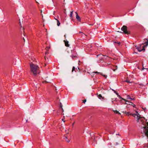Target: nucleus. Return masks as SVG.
Masks as SVG:
<instances>
[{
    "label": "nucleus",
    "instance_id": "1",
    "mask_svg": "<svg viewBox=\"0 0 148 148\" xmlns=\"http://www.w3.org/2000/svg\"><path fill=\"white\" fill-rule=\"evenodd\" d=\"M30 67L31 71L34 76H36L37 74L39 73V68L37 65L31 63L30 64Z\"/></svg>",
    "mask_w": 148,
    "mask_h": 148
},
{
    "label": "nucleus",
    "instance_id": "2",
    "mask_svg": "<svg viewBox=\"0 0 148 148\" xmlns=\"http://www.w3.org/2000/svg\"><path fill=\"white\" fill-rule=\"evenodd\" d=\"M121 30L125 34H130V32L127 29V27L125 25H123L121 28Z\"/></svg>",
    "mask_w": 148,
    "mask_h": 148
},
{
    "label": "nucleus",
    "instance_id": "3",
    "mask_svg": "<svg viewBox=\"0 0 148 148\" xmlns=\"http://www.w3.org/2000/svg\"><path fill=\"white\" fill-rule=\"evenodd\" d=\"M103 55L101 54H99L96 56V60L98 63L102 62L103 60Z\"/></svg>",
    "mask_w": 148,
    "mask_h": 148
},
{
    "label": "nucleus",
    "instance_id": "4",
    "mask_svg": "<svg viewBox=\"0 0 148 148\" xmlns=\"http://www.w3.org/2000/svg\"><path fill=\"white\" fill-rule=\"evenodd\" d=\"M142 45H139V46H136V49L138 50V51L140 52L143 50H145V49H144V46H142Z\"/></svg>",
    "mask_w": 148,
    "mask_h": 148
},
{
    "label": "nucleus",
    "instance_id": "5",
    "mask_svg": "<svg viewBox=\"0 0 148 148\" xmlns=\"http://www.w3.org/2000/svg\"><path fill=\"white\" fill-rule=\"evenodd\" d=\"M143 128L144 129L143 132L145 135L148 138V123L147 126L144 127Z\"/></svg>",
    "mask_w": 148,
    "mask_h": 148
},
{
    "label": "nucleus",
    "instance_id": "6",
    "mask_svg": "<svg viewBox=\"0 0 148 148\" xmlns=\"http://www.w3.org/2000/svg\"><path fill=\"white\" fill-rule=\"evenodd\" d=\"M97 95L98 98L100 99L103 100L104 99V97H102L101 94L99 95L98 93H97Z\"/></svg>",
    "mask_w": 148,
    "mask_h": 148
},
{
    "label": "nucleus",
    "instance_id": "7",
    "mask_svg": "<svg viewBox=\"0 0 148 148\" xmlns=\"http://www.w3.org/2000/svg\"><path fill=\"white\" fill-rule=\"evenodd\" d=\"M64 42L65 46L66 47H69V45L68 43L69 42L66 40H64Z\"/></svg>",
    "mask_w": 148,
    "mask_h": 148
},
{
    "label": "nucleus",
    "instance_id": "8",
    "mask_svg": "<svg viewBox=\"0 0 148 148\" xmlns=\"http://www.w3.org/2000/svg\"><path fill=\"white\" fill-rule=\"evenodd\" d=\"M75 14H76V19H77V20L78 21H80L81 19H80V17L78 15V13H77V12H75Z\"/></svg>",
    "mask_w": 148,
    "mask_h": 148
},
{
    "label": "nucleus",
    "instance_id": "9",
    "mask_svg": "<svg viewBox=\"0 0 148 148\" xmlns=\"http://www.w3.org/2000/svg\"><path fill=\"white\" fill-rule=\"evenodd\" d=\"M94 73H97V74H100V75H103V74L101 73L100 72H98L97 71V72H92V77L94 75Z\"/></svg>",
    "mask_w": 148,
    "mask_h": 148
},
{
    "label": "nucleus",
    "instance_id": "10",
    "mask_svg": "<svg viewBox=\"0 0 148 148\" xmlns=\"http://www.w3.org/2000/svg\"><path fill=\"white\" fill-rule=\"evenodd\" d=\"M64 139L67 142H70V140L68 139L67 136L64 137Z\"/></svg>",
    "mask_w": 148,
    "mask_h": 148
},
{
    "label": "nucleus",
    "instance_id": "11",
    "mask_svg": "<svg viewBox=\"0 0 148 148\" xmlns=\"http://www.w3.org/2000/svg\"><path fill=\"white\" fill-rule=\"evenodd\" d=\"M131 113H130V112H125V114H126L128 116H129L130 115V114H131Z\"/></svg>",
    "mask_w": 148,
    "mask_h": 148
},
{
    "label": "nucleus",
    "instance_id": "12",
    "mask_svg": "<svg viewBox=\"0 0 148 148\" xmlns=\"http://www.w3.org/2000/svg\"><path fill=\"white\" fill-rule=\"evenodd\" d=\"M56 20L57 21V25L58 26H59L60 24V23L58 19H56Z\"/></svg>",
    "mask_w": 148,
    "mask_h": 148
},
{
    "label": "nucleus",
    "instance_id": "13",
    "mask_svg": "<svg viewBox=\"0 0 148 148\" xmlns=\"http://www.w3.org/2000/svg\"><path fill=\"white\" fill-rule=\"evenodd\" d=\"M130 115H132L135 118L136 116V114H130Z\"/></svg>",
    "mask_w": 148,
    "mask_h": 148
},
{
    "label": "nucleus",
    "instance_id": "14",
    "mask_svg": "<svg viewBox=\"0 0 148 148\" xmlns=\"http://www.w3.org/2000/svg\"><path fill=\"white\" fill-rule=\"evenodd\" d=\"M113 111L116 114H121L118 111H117V110H114Z\"/></svg>",
    "mask_w": 148,
    "mask_h": 148
},
{
    "label": "nucleus",
    "instance_id": "15",
    "mask_svg": "<svg viewBox=\"0 0 148 148\" xmlns=\"http://www.w3.org/2000/svg\"><path fill=\"white\" fill-rule=\"evenodd\" d=\"M73 71H75V72H76V71L75 70V68L74 66H73L72 68V72H73Z\"/></svg>",
    "mask_w": 148,
    "mask_h": 148
},
{
    "label": "nucleus",
    "instance_id": "16",
    "mask_svg": "<svg viewBox=\"0 0 148 148\" xmlns=\"http://www.w3.org/2000/svg\"><path fill=\"white\" fill-rule=\"evenodd\" d=\"M136 115L137 116V117L141 118H142L141 117H140V115L138 113V114H136Z\"/></svg>",
    "mask_w": 148,
    "mask_h": 148
},
{
    "label": "nucleus",
    "instance_id": "17",
    "mask_svg": "<svg viewBox=\"0 0 148 148\" xmlns=\"http://www.w3.org/2000/svg\"><path fill=\"white\" fill-rule=\"evenodd\" d=\"M73 11H72L71 12L70 14V16L72 18L73 17Z\"/></svg>",
    "mask_w": 148,
    "mask_h": 148
},
{
    "label": "nucleus",
    "instance_id": "18",
    "mask_svg": "<svg viewBox=\"0 0 148 148\" xmlns=\"http://www.w3.org/2000/svg\"><path fill=\"white\" fill-rule=\"evenodd\" d=\"M60 107L62 108V112H63L64 111V110H63V108H62V103H60Z\"/></svg>",
    "mask_w": 148,
    "mask_h": 148
},
{
    "label": "nucleus",
    "instance_id": "19",
    "mask_svg": "<svg viewBox=\"0 0 148 148\" xmlns=\"http://www.w3.org/2000/svg\"><path fill=\"white\" fill-rule=\"evenodd\" d=\"M145 46H147L148 45V41H147L145 43Z\"/></svg>",
    "mask_w": 148,
    "mask_h": 148
},
{
    "label": "nucleus",
    "instance_id": "20",
    "mask_svg": "<svg viewBox=\"0 0 148 148\" xmlns=\"http://www.w3.org/2000/svg\"><path fill=\"white\" fill-rule=\"evenodd\" d=\"M71 57L73 59H74V58H75L77 57V56H72Z\"/></svg>",
    "mask_w": 148,
    "mask_h": 148
},
{
    "label": "nucleus",
    "instance_id": "21",
    "mask_svg": "<svg viewBox=\"0 0 148 148\" xmlns=\"http://www.w3.org/2000/svg\"><path fill=\"white\" fill-rule=\"evenodd\" d=\"M137 122H139V120L141 118H138V117H137Z\"/></svg>",
    "mask_w": 148,
    "mask_h": 148
},
{
    "label": "nucleus",
    "instance_id": "22",
    "mask_svg": "<svg viewBox=\"0 0 148 148\" xmlns=\"http://www.w3.org/2000/svg\"><path fill=\"white\" fill-rule=\"evenodd\" d=\"M125 82H127L128 83H131V82H130L129 80H126L125 81Z\"/></svg>",
    "mask_w": 148,
    "mask_h": 148
},
{
    "label": "nucleus",
    "instance_id": "23",
    "mask_svg": "<svg viewBox=\"0 0 148 148\" xmlns=\"http://www.w3.org/2000/svg\"><path fill=\"white\" fill-rule=\"evenodd\" d=\"M119 97V98H120V99H123V100H124L123 98H122V97H121L120 96V95H119V97Z\"/></svg>",
    "mask_w": 148,
    "mask_h": 148
},
{
    "label": "nucleus",
    "instance_id": "24",
    "mask_svg": "<svg viewBox=\"0 0 148 148\" xmlns=\"http://www.w3.org/2000/svg\"><path fill=\"white\" fill-rule=\"evenodd\" d=\"M86 101V99H84L83 100V102L84 103H85Z\"/></svg>",
    "mask_w": 148,
    "mask_h": 148
},
{
    "label": "nucleus",
    "instance_id": "25",
    "mask_svg": "<svg viewBox=\"0 0 148 148\" xmlns=\"http://www.w3.org/2000/svg\"><path fill=\"white\" fill-rule=\"evenodd\" d=\"M65 132L66 134H69L68 132L66 130H65Z\"/></svg>",
    "mask_w": 148,
    "mask_h": 148
},
{
    "label": "nucleus",
    "instance_id": "26",
    "mask_svg": "<svg viewBox=\"0 0 148 148\" xmlns=\"http://www.w3.org/2000/svg\"><path fill=\"white\" fill-rule=\"evenodd\" d=\"M76 69L77 70V71H78V70L79 71H80L78 67V69H77L76 68Z\"/></svg>",
    "mask_w": 148,
    "mask_h": 148
},
{
    "label": "nucleus",
    "instance_id": "27",
    "mask_svg": "<svg viewBox=\"0 0 148 148\" xmlns=\"http://www.w3.org/2000/svg\"><path fill=\"white\" fill-rule=\"evenodd\" d=\"M103 77H105L106 78L107 76L106 75H103Z\"/></svg>",
    "mask_w": 148,
    "mask_h": 148
},
{
    "label": "nucleus",
    "instance_id": "28",
    "mask_svg": "<svg viewBox=\"0 0 148 148\" xmlns=\"http://www.w3.org/2000/svg\"><path fill=\"white\" fill-rule=\"evenodd\" d=\"M79 33H82V36H83L84 35H85V34H84L82 32H79Z\"/></svg>",
    "mask_w": 148,
    "mask_h": 148
},
{
    "label": "nucleus",
    "instance_id": "29",
    "mask_svg": "<svg viewBox=\"0 0 148 148\" xmlns=\"http://www.w3.org/2000/svg\"><path fill=\"white\" fill-rule=\"evenodd\" d=\"M50 48V47H47V48H46V50H49V48Z\"/></svg>",
    "mask_w": 148,
    "mask_h": 148
},
{
    "label": "nucleus",
    "instance_id": "30",
    "mask_svg": "<svg viewBox=\"0 0 148 148\" xmlns=\"http://www.w3.org/2000/svg\"><path fill=\"white\" fill-rule=\"evenodd\" d=\"M115 42L116 43V42ZM116 43H118L119 45L121 43L120 42H117Z\"/></svg>",
    "mask_w": 148,
    "mask_h": 148
},
{
    "label": "nucleus",
    "instance_id": "31",
    "mask_svg": "<svg viewBox=\"0 0 148 148\" xmlns=\"http://www.w3.org/2000/svg\"><path fill=\"white\" fill-rule=\"evenodd\" d=\"M127 96L128 99H130L129 98H131L129 95H128Z\"/></svg>",
    "mask_w": 148,
    "mask_h": 148
},
{
    "label": "nucleus",
    "instance_id": "32",
    "mask_svg": "<svg viewBox=\"0 0 148 148\" xmlns=\"http://www.w3.org/2000/svg\"><path fill=\"white\" fill-rule=\"evenodd\" d=\"M133 106L134 107H136V105L134 104H133Z\"/></svg>",
    "mask_w": 148,
    "mask_h": 148
},
{
    "label": "nucleus",
    "instance_id": "33",
    "mask_svg": "<svg viewBox=\"0 0 148 148\" xmlns=\"http://www.w3.org/2000/svg\"><path fill=\"white\" fill-rule=\"evenodd\" d=\"M116 94L117 95L118 97H119V95L118 93H117V92L116 93Z\"/></svg>",
    "mask_w": 148,
    "mask_h": 148
},
{
    "label": "nucleus",
    "instance_id": "34",
    "mask_svg": "<svg viewBox=\"0 0 148 148\" xmlns=\"http://www.w3.org/2000/svg\"><path fill=\"white\" fill-rule=\"evenodd\" d=\"M114 92L115 93H116V92L115 90L114 91Z\"/></svg>",
    "mask_w": 148,
    "mask_h": 148
},
{
    "label": "nucleus",
    "instance_id": "35",
    "mask_svg": "<svg viewBox=\"0 0 148 148\" xmlns=\"http://www.w3.org/2000/svg\"><path fill=\"white\" fill-rule=\"evenodd\" d=\"M145 39L147 40V41H148V38H146Z\"/></svg>",
    "mask_w": 148,
    "mask_h": 148
},
{
    "label": "nucleus",
    "instance_id": "36",
    "mask_svg": "<svg viewBox=\"0 0 148 148\" xmlns=\"http://www.w3.org/2000/svg\"><path fill=\"white\" fill-rule=\"evenodd\" d=\"M48 53V52H45V54L46 55V54H47V53Z\"/></svg>",
    "mask_w": 148,
    "mask_h": 148
},
{
    "label": "nucleus",
    "instance_id": "37",
    "mask_svg": "<svg viewBox=\"0 0 148 148\" xmlns=\"http://www.w3.org/2000/svg\"><path fill=\"white\" fill-rule=\"evenodd\" d=\"M136 114H138V112L137 111H136Z\"/></svg>",
    "mask_w": 148,
    "mask_h": 148
},
{
    "label": "nucleus",
    "instance_id": "38",
    "mask_svg": "<svg viewBox=\"0 0 148 148\" xmlns=\"http://www.w3.org/2000/svg\"><path fill=\"white\" fill-rule=\"evenodd\" d=\"M64 36L65 37V38H66V35H65Z\"/></svg>",
    "mask_w": 148,
    "mask_h": 148
},
{
    "label": "nucleus",
    "instance_id": "39",
    "mask_svg": "<svg viewBox=\"0 0 148 148\" xmlns=\"http://www.w3.org/2000/svg\"><path fill=\"white\" fill-rule=\"evenodd\" d=\"M80 62V61L79 60V63H78V64L79 65V63Z\"/></svg>",
    "mask_w": 148,
    "mask_h": 148
},
{
    "label": "nucleus",
    "instance_id": "40",
    "mask_svg": "<svg viewBox=\"0 0 148 148\" xmlns=\"http://www.w3.org/2000/svg\"><path fill=\"white\" fill-rule=\"evenodd\" d=\"M130 99H131L132 100H133V99H132V98H129Z\"/></svg>",
    "mask_w": 148,
    "mask_h": 148
},
{
    "label": "nucleus",
    "instance_id": "41",
    "mask_svg": "<svg viewBox=\"0 0 148 148\" xmlns=\"http://www.w3.org/2000/svg\"><path fill=\"white\" fill-rule=\"evenodd\" d=\"M144 69V68L143 67V68H142V70H143Z\"/></svg>",
    "mask_w": 148,
    "mask_h": 148
},
{
    "label": "nucleus",
    "instance_id": "42",
    "mask_svg": "<svg viewBox=\"0 0 148 148\" xmlns=\"http://www.w3.org/2000/svg\"><path fill=\"white\" fill-rule=\"evenodd\" d=\"M140 85H143L142 84H140Z\"/></svg>",
    "mask_w": 148,
    "mask_h": 148
},
{
    "label": "nucleus",
    "instance_id": "43",
    "mask_svg": "<svg viewBox=\"0 0 148 148\" xmlns=\"http://www.w3.org/2000/svg\"><path fill=\"white\" fill-rule=\"evenodd\" d=\"M23 40H24V41H25V39H24V38H23Z\"/></svg>",
    "mask_w": 148,
    "mask_h": 148
},
{
    "label": "nucleus",
    "instance_id": "44",
    "mask_svg": "<svg viewBox=\"0 0 148 148\" xmlns=\"http://www.w3.org/2000/svg\"><path fill=\"white\" fill-rule=\"evenodd\" d=\"M45 59H46V57H45Z\"/></svg>",
    "mask_w": 148,
    "mask_h": 148
},
{
    "label": "nucleus",
    "instance_id": "45",
    "mask_svg": "<svg viewBox=\"0 0 148 148\" xmlns=\"http://www.w3.org/2000/svg\"><path fill=\"white\" fill-rule=\"evenodd\" d=\"M74 124V123H73V125Z\"/></svg>",
    "mask_w": 148,
    "mask_h": 148
},
{
    "label": "nucleus",
    "instance_id": "46",
    "mask_svg": "<svg viewBox=\"0 0 148 148\" xmlns=\"http://www.w3.org/2000/svg\"><path fill=\"white\" fill-rule=\"evenodd\" d=\"M55 19H56H56H57L56 18H55Z\"/></svg>",
    "mask_w": 148,
    "mask_h": 148
}]
</instances>
